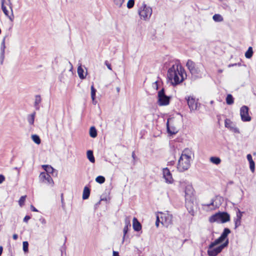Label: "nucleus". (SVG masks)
Wrapping results in <instances>:
<instances>
[{
  "label": "nucleus",
  "instance_id": "37",
  "mask_svg": "<svg viewBox=\"0 0 256 256\" xmlns=\"http://www.w3.org/2000/svg\"><path fill=\"white\" fill-rule=\"evenodd\" d=\"M114 4L118 8H120L124 2V0H114Z\"/></svg>",
  "mask_w": 256,
  "mask_h": 256
},
{
  "label": "nucleus",
  "instance_id": "15",
  "mask_svg": "<svg viewBox=\"0 0 256 256\" xmlns=\"http://www.w3.org/2000/svg\"><path fill=\"white\" fill-rule=\"evenodd\" d=\"M162 172L163 178H164L165 182L168 184L172 183L174 180L170 170L167 168H164Z\"/></svg>",
  "mask_w": 256,
  "mask_h": 256
},
{
  "label": "nucleus",
  "instance_id": "7",
  "mask_svg": "<svg viewBox=\"0 0 256 256\" xmlns=\"http://www.w3.org/2000/svg\"><path fill=\"white\" fill-rule=\"evenodd\" d=\"M180 187L182 188H184L185 192V199L188 200V198H194V190L192 186V185L186 181H180Z\"/></svg>",
  "mask_w": 256,
  "mask_h": 256
},
{
  "label": "nucleus",
  "instance_id": "23",
  "mask_svg": "<svg viewBox=\"0 0 256 256\" xmlns=\"http://www.w3.org/2000/svg\"><path fill=\"white\" fill-rule=\"evenodd\" d=\"M133 228L135 231L138 232L142 229V225L136 218L132 220Z\"/></svg>",
  "mask_w": 256,
  "mask_h": 256
},
{
  "label": "nucleus",
  "instance_id": "36",
  "mask_svg": "<svg viewBox=\"0 0 256 256\" xmlns=\"http://www.w3.org/2000/svg\"><path fill=\"white\" fill-rule=\"evenodd\" d=\"M23 245V250L25 253H26L28 251V242L25 241L22 243Z\"/></svg>",
  "mask_w": 256,
  "mask_h": 256
},
{
  "label": "nucleus",
  "instance_id": "56",
  "mask_svg": "<svg viewBox=\"0 0 256 256\" xmlns=\"http://www.w3.org/2000/svg\"><path fill=\"white\" fill-rule=\"evenodd\" d=\"M4 2H5V0H1V4L2 6H3V5H4Z\"/></svg>",
  "mask_w": 256,
  "mask_h": 256
},
{
  "label": "nucleus",
  "instance_id": "53",
  "mask_svg": "<svg viewBox=\"0 0 256 256\" xmlns=\"http://www.w3.org/2000/svg\"><path fill=\"white\" fill-rule=\"evenodd\" d=\"M13 239L14 240H16L18 238V236L17 234H14L12 236Z\"/></svg>",
  "mask_w": 256,
  "mask_h": 256
},
{
  "label": "nucleus",
  "instance_id": "3",
  "mask_svg": "<svg viewBox=\"0 0 256 256\" xmlns=\"http://www.w3.org/2000/svg\"><path fill=\"white\" fill-rule=\"evenodd\" d=\"M229 242L228 239L222 244L217 242L214 240L212 242L208 248V256H216L220 254L222 250L228 246Z\"/></svg>",
  "mask_w": 256,
  "mask_h": 256
},
{
  "label": "nucleus",
  "instance_id": "20",
  "mask_svg": "<svg viewBox=\"0 0 256 256\" xmlns=\"http://www.w3.org/2000/svg\"><path fill=\"white\" fill-rule=\"evenodd\" d=\"M6 37L5 36L1 43V46H0V64H2L3 62L4 58V52H5V40H6Z\"/></svg>",
  "mask_w": 256,
  "mask_h": 256
},
{
  "label": "nucleus",
  "instance_id": "43",
  "mask_svg": "<svg viewBox=\"0 0 256 256\" xmlns=\"http://www.w3.org/2000/svg\"><path fill=\"white\" fill-rule=\"evenodd\" d=\"M160 216L158 214L156 216V227H158V226H159V223L160 222L161 220H160Z\"/></svg>",
  "mask_w": 256,
  "mask_h": 256
},
{
  "label": "nucleus",
  "instance_id": "44",
  "mask_svg": "<svg viewBox=\"0 0 256 256\" xmlns=\"http://www.w3.org/2000/svg\"><path fill=\"white\" fill-rule=\"evenodd\" d=\"M104 64H105L107 68H108L110 70H112V68L111 65H110V64L108 62V61H107V60L105 61Z\"/></svg>",
  "mask_w": 256,
  "mask_h": 256
},
{
  "label": "nucleus",
  "instance_id": "42",
  "mask_svg": "<svg viewBox=\"0 0 256 256\" xmlns=\"http://www.w3.org/2000/svg\"><path fill=\"white\" fill-rule=\"evenodd\" d=\"M250 168L252 172H254L255 170V163L254 161L250 162Z\"/></svg>",
  "mask_w": 256,
  "mask_h": 256
},
{
  "label": "nucleus",
  "instance_id": "45",
  "mask_svg": "<svg viewBox=\"0 0 256 256\" xmlns=\"http://www.w3.org/2000/svg\"><path fill=\"white\" fill-rule=\"evenodd\" d=\"M39 221L40 222V223L42 224H46V220L44 218H40L39 219Z\"/></svg>",
  "mask_w": 256,
  "mask_h": 256
},
{
  "label": "nucleus",
  "instance_id": "24",
  "mask_svg": "<svg viewBox=\"0 0 256 256\" xmlns=\"http://www.w3.org/2000/svg\"><path fill=\"white\" fill-rule=\"evenodd\" d=\"M42 99L40 95H36L35 96V101L34 106L36 110L40 109V104L41 102Z\"/></svg>",
  "mask_w": 256,
  "mask_h": 256
},
{
  "label": "nucleus",
  "instance_id": "52",
  "mask_svg": "<svg viewBox=\"0 0 256 256\" xmlns=\"http://www.w3.org/2000/svg\"><path fill=\"white\" fill-rule=\"evenodd\" d=\"M112 256H119L118 252L116 251H113Z\"/></svg>",
  "mask_w": 256,
  "mask_h": 256
},
{
  "label": "nucleus",
  "instance_id": "26",
  "mask_svg": "<svg viewBox=\"0 0 256 256\" xmlns=\"http://www.w3.org/2000/svg\"><path fill=\"white\" fill-rule=\"evenodd\" d=\"M86 154H87V158L88 159V160L91 162H92V163L94 162L95 159H94V154H93L92 151L91 150H88Z\"/></svg>",
  "mask_w": 256,
  "mask_h": 256
},
{
  "label": "nucleus",
  "instance_id": "33",
  "mask_svg": "<svg viewBox=\"0 0 256 256\" xmlns=\"http://www.w3.org/2000/svg\"><path fill=\"white\" fill-rule=\"evenodd\" d=\"M32 138L36 144H40L41 140L38 136L36 134H33L32 136Z\"/></svg>",
  "mask_w": 256,
  "mask_h": 256
},
{
  "label": "nucleus",
  "instance_id": "46",
  "mask_svg": "<svg viewBox=\"0 0 256 256\" xmlns=\"http://www.w3.org/2000/svg\"><path fill=\"white\" fill-rule=\"evenodd\" d=\"M5 180V177L2 174H0V184H2Z\"/></svg>",
  "mask_w": 256,
  "mask_h": 256
},
{
  "label": "nucleus",
  "instance_id": "2",
  "mask_svg": "<svg viewBox=\"0 0 256 256\" xmlns=\"http://www.w3.org/2000/svg\"><path fill=\"white\" fill-rule=\"evenodd\" d=\"M192 153L188 150L185 149L178 159L177 169L180 172L188 170L190 166Z\"/></svg>",
  "mask_w": 256,
  "mask_h": 256
},
{
  "label": "nucleus",
  "instance_id": "27",
  "mask_svg": "<svg viewBox=\"0 0 256 256\" xmlns=\"http://www.w3.org/2000/svg\"><path fill=\"white\" fill-rule=\"evenodd\" d=\"M210 160L211 162L215 164H219L221 162V160L220 158L216 156H212L210 158Z\"/></svg>",
  "mask_w": 256,
  "mask_h": 256
},
{
  "label": "nucleus",
  "instance_id": "8",
  "mask_svg": "<svg viewBox=\"0 0 256 256\" xmlns=\"http://www.w3.org/2000/svg\"><path fill=\"white\" fill-rule=\"evenodd\" d=\"M160 217L161 219L160 223L166 227L172 224V216L168 212H160Z\"/></svg>",
  "mask_w": 256,
  "mask_h": 256
},
{
  "label": "nucleus",
  "instance_id": "35",
  "mask_svg": "<svg viewBox=\"0 0 256 256\" xmlns=\"http://www.w3.org/2000/svg\"><path fill=\"white\" fill-rule=\"evenodd\" d=\"M96 181L99 184H103L105 182V178L103 176H98L96 178Z\"/></svg>",
  "mask_w": 256,
  "mask_h": 256
},
{
  "label": "nucleus",
  "instance_id": "19",
  "mask_svg": "<svg viewBox=\"0 0 256 256\" xmlns=\"http://www.w3.org/2000/svg\"><path fill=\"white\" fill-rule=\"evenodd\" d=\"M244 212H241L238 208L237 209L236 212V216L234 218V222L235 228H237L241 224V220Z\"/></svg>",
  "mask_w": 256,
  "mask_h": 256
},
{
  "label": "nucleus",
  "instance_id": "12",
  "mask_svg": "<svg viewBox=\"0 0 256 256\" xmlns=\"http://www.w3.org/2000/svg\"><path fill=\"white\" fill-rule=\"evenodd\" d=\"M194 198H188V200L185 199L186 208L188 212L192 216H194L195 214L194 207L196 206L194 203Z\"/></svg>",
  "mask_w": 256,
  "mask_h": 256
},
{
  "label": "nucleus",
  "instance_id": "41",
  "mask_svg": "<svg viewBox=\"0 0 256 256\" xmlns=\"http://www.w3.org/2000/svg\"><path fill=\"white\" fill-rule=\"evenodd\" d=\"M43 168L46 171L48 172H50V171H52L54 168L48 165H44Z\"/></svg>",
  "mask_w": 256,
  "mask_h": 256
},
{
  "label": "nucleus",
  "instance_id": "55",
  "mask_svg": "<svg viewBox=\"0 0 256 256\" xmlns=\"http://www.w3.org/2000/svg\"><path fill=\"white\" fill-rule=\"evenodd\" d=\"M132 157L134 160H135V159H136V156H135V154H134V152H132Z\"/></svg>",
  "mask_w": 256,
  "mask_h": 256
},
{
  "label": "nucleus",
  "instance_id": "16",
  "mask_svg": "<svg viewBox=\"0 0 256 256\" xmlns=\"http://www.w3.org/2000/svg\"><path fill=\"white\" fill-rule=\"evenodd\" d=\"M230 230L229 228H224L220 236L218 238L216 239V240L217 242H218L220 244L224 242L227 239H228L227 237L228 234H230Z\"/></svg>",
  "mask_w": 256,
  "mask_h": 256
},
{
  "label": "nucleus",
  "instance_id": "6",
  "mask_svg": "<svg viewBox=\"0 0 256 256\" xmlns=\"http://www.w3.org/2000/svg\"><path fill=\"white\" fill-rule=\"evenodd\" d=\"M152 8L144 2L140 7L138 13L140 18L144 20H148L152 14Z\"/></svg>",
  "mask_w": 256,
  "mask_h": 256
},
{
  "label": "nucleus",
  "instance_id": "38",
  "mask_svg": "<svg viewBox=\"0 0 256 256\" xmlns=\"http://www.w3.org/2000/svg\"><path fill=\"white\" fill-rule=\"evenodd\" d=\"M91 97L92 100H94L95 99L96 90L94 88V86H91Z\"/></svg>",
  "mask_w": 256,
  "mask_h": 256
},
{
  "label": "nucleus",
  "instance_id": "51",
  "mask_svg": "<svg viewBox=\"0 0 256 256\" xmlns=\"http://www.w3.org/2000/svg\"><path fill=\"white\" fill-rule=\"evenodd\" d=\"M31 210L33 212H38V210L35 208L32 205L30 206Z\"/></svg>",
  "mask_w": 256,
  "mask_h": 256
},
{
  "label": "nucleus",
  "instance_id": "29",
  "mask_svg": "<svg viewBox=\"0 0 256 256\" xmlns=\"http://www.w3.org/2000/svg\"><path fill=\"white\" fill-rule=\"evenodd\" d=\"M90 135L92 138H94L97 136V131L94 126H92L90 128Z\"/></svg>",
  "mask_w": 256,
  "mask_h": 256
},
{
  "label": "nucleus",
  "instance_id": "61",
  "mask_svg": "<svg viewBox=\"0 0 256 256\" xmlns=\"http://www.w3.org/2000/svg\"><path fill=\"white\" fill-rule=\"evenodd\" d=\"M116 90H117V91L118 92L120 91V88H117Z\"/></svg>",
  "mask_w": 256,
  "mask_h": 256
},
{
  "label": "nucleus",
  "instance_id": "48",
  "mask_svg": "<svg viewBox=\"0 0 256 256\" xmlns=\"http://www.w3.org/2000/svg\"><path fill=\"white\" fill-rule=\"evenodd\" d=\"M152 87L156 90L158 89V84L157 82H155L152 84Z\"/></svg>",
  "mask_w": 256,
  "mask_h": 256
},
{
  "label": "nucleus",
  "instance_id": "22",
  "mask_svg": "<svg viewBox=\"0 0 256 256\" xmlns=\"http://www.w3.org/2000/svg\"><path fill=\"white\" fill-rule=\"evenodd\" d=\"M218 199V198L216 197L215 199H212L211 202L208 204H204L202 206H204V208H209L210 206H212V208H210V210H214L217 208L219 207L220 204H217L216 202V200Z\"/></svg>",
  "mask_w": 256,
  "mask_h": 256
},
{
  "label": "nucleus",
  "instance_id": "14",
  "mask_svg": "<svg viewBox=\"0 0 256 256\" xmlns=\"http://www.w3.org/2000/svg\"><path fill=\"white\" fill-rule=\"evenodd\" d=\"M188 105L190 111L195 110L198 108V102L192 96H187L186 98Z\"/></svg>",
  "mask_w": 256,
  "mask_h": 256
},
{
  "label": "nucleus",
  "instance_id": "21",
  "mask_svg": "<svg viewBox=\"0 0 256 256\" xmlns=\"http://www.w3.org/2000/svg\"><path fill=\"white\" fill-rule=\"evenodd\" d=\"M124 224L125 226L124 228V236H123V240H124L125 236L128 232L129 228H130L131 224H130V216H126L124 220Z\"/></svg>",
  "mask_w": 256,
  "mask_h": 256
},
{
  "label": "nucleus",
  "instance_id": "25",
  "mask_svg": "<svg viewBox=\"0 0 256 256\" xmlns=\"http://www.w3.org/2000/svg\"><path fill=\"white\" fill-rule=\"evenodd\" d=\"M90 194V190L88 188L87 186H85L84 188V190H83V194H82V198L84 200H86L88 199Z\"/></svg>",
  "mask_w": 256,
  "mask_h": 256
},
{
  "label": "nucleus",
  "instance_id": "10",
  "mask_svg": "<svg viewBox=\"0 0 256 256\" xmlns=\"http://www.w3.org/2000/svg\"><path fill=\"white\" fill-rule=\"evenodd\" d=\"M39 178L42 182L50 184L53 186L54 182L51 176L46 172H41L40 174Z\"/></svg>",
  "mask_w": 256,
  "mask_h": 256
},
{
  "label": "nucleus",
  "instance_id": "59",
  "mask_svg": "<svg viewBox=\"0 0 256 256\" xmlns=\"http://www.w3.org/2000/svg\"><path fill=\"white\" fill-rule=\"evenodd\" d=\"M213 103H214V101H213V100H211V101L210 102V104H213Z\"/></svg>",
  "mask_w": 256,
  "mask_h": 256
},
{
  "label": "nucleus",
  "instance_id": "5",
  "mask_svg": "<svg viewBox=\"0 0 256 256\" xmlns=\"http://www.w3.org/2000/svg\"><path fill=\"white\" fill-rule=\"evenodd\" d=\"M230 220V215L226 212H218L209 218V222L211 223H225Z\"/></svg>",
  "mask_w": 256,
  "mask_h": 256
},
{
  "label": "nucleus",
  "instance_id": "54",
  "mask_svg": "<svg viewBox=\"0 0 256 256\" xmlns=\"http://www.w3.org/2000/svg\"><path fill=\"white\" fill-rule=\"evenodd\" d=\"M3 250V248L2 246H0V256H1Z\"/></svg>",
  "mask_w": 256,
  "mask_h": 256
},
{
  "label": "nucleus",
  "instance_id": "1",
  "mask_svg": "<svg viewBox=\"0 0 256 256\" xmlns=\"http://www.w3.org/2000/svg\"><path fill=\"white\" fill-rule=\"evenodd\" d=\"M168 77L172 85H177L186 78V74L182 66L176 63L168 70Z\"/></svg>",
  "mask_w": 256,
  "mask_h": 256
},
{
  "label": "nucleus",
  "instance_id": "58",
  "mask_svg": "<svg viewBox=\"0 0 256 256\" xmlns=\"http://www.w3.org/2000/svg\"><path fill=\"white\" fill-rule=\"evenodd\" d=\"M236 64H230V65H229V66L230 67V66H236Z\"/></svg>",
  "mask_w": 256,
  "mask_h": 256
},
{
  "label": "nucleus",
  "instance_id": "40",
  "mask_svg": "<svg viewBox=\"0 0 256 256\" xmlns=\"http://www.w3.org/2000/svg\"><path fill=\"white\" fill-rule=\"evenodd\" d=\"M26 196H22L19 200L18 203L20 206H22L24 203Z\"/></svg>",
  "mask_w": 256,
  "mask_h": 256
},
{
  "label": "nucleus",
  "instance_id": "34",
  "mask_svg": "<svg viewBox=\"0 0 256 256\" xmlns=\"http://www.w3.org/2000/svg\"><path fill=\"white\" fill-rule=\"evenodd\" d=\"M84 70L80 66L78 68V73L80 78L84 79L85 76L84 75Z\"/></svg>",
  "mask_w": 256,
  "mask_h": 256
},
{
  "label": "nucleus",
  "instance_id": "30",
  "mask_svg": "<svg viewBox=\"0 0 256 256\" xmlns=\"http://www.w3.org/2000/svg\"><path fill=\"white\" fill-rule=\"evenodd\" d=\"M253 54V50L252 47L250 46L248 48V50L245 53V56L247 58H250Z\"/></svg>",
  "mask_w": 256,
  "mask_h": 256
},
{
  "label": "nucleus",
  "instance_id": "39",
  "mask_svg": "<svg viewBox=\"0 0 256 256\" xmlns=\"http://www.w3.org/2000/svg\"><path fill=\"white\" fill-rule=\"evenodd\" d=\"M134 4V0H129L127 3V7L128 8H132Z\"/></svg>",
  "mask_w": 256,
  "mask_h": 256
},
{
  "label": "nucleus",
  "instance_id": "9",
  "mask_svg": "<svg viewBox=\"0 0 256 256\" xmlns=\"http://www.w3.org/2000/svg\"><path fill=\"white\" fill-rule=\"evenodd\" d=\"M158 98L160 106H166L169 104L170 97L166 94L164 88H162L158 92Z\"/></svg>",
  "mask_w": 256,
  "mask_h": 256
},
{
  "label": "nucleus",
  "instance_id": "57",
  "mask_svg": "<svg viewBox=\"0 0 256 256\" xmlns=\"http://www.w3.org/2000/svg\"><path fill=\"white\" fill-rule=\"evenodd\" d=\"M222 71H223V70H220V69L218 70V72L219 73H222Z\"/></svg>",
  "mask_w": 256,
  "mask_h": 256
},
{
  "label": "nucleus",
  "instance_id": "32",
  "mask_svg": "<svg viewBox=\"0 0 256 256\" xmlns=\"http://www.w3.org/2000/svg\"><path fill=\"white\" fill-rule=\"evenodd\" d=\"M212 18L216 22H221L223 20L222 16L220 14H215L213 16Z\"/></svg>",
  "mask_w": 256,
  "mask_h": 256
},
{
  "label": "nucleus",
  "instance_id": "13",
  "mask_svg": "<svg viewBox=\"0 0 256 256\" xmlns=\"http://www.w3.org/2000/svg\"><path fill=\"white\" fill-rule=\"evenodd\" d=\"M224 126L226 128H228L231 132L234 133L240 134V132L239 129L236 126V124L228 118L225 120Z\"/></svg>",
  "mask_w": 256,
  "mask_h": 256
},
{
  "label": "nucleus",
  "instance_id": "28",
  "mask_svg": "<svg viewBox=\"0 0 256 256\" xmlns=\"http://www.w3.org/2000/svg\"><path fill=\"white\" fill-rule=\"evenodd\" d=\"M36 112H34L28 116V121L30 124H33Z\"/></svg>",
  "mask_w": 256,
  "mask_h": 256
},
{
  "label": "nucleus",
  "instance_id": "18",
  "mask_svg": "<svg viewBox=\"0 0 256 256\" xmlns=\"http://www.w3.org/2000/svg\"><path fill=\"white\" fill-rule=\"evenodd\" d=\"M172 118H168L166 122V128L168 132L170 134H175L178 132V129L174 126L171 125Z\"/></svg>",
  "mask_w": 256,
  "mask_h": 256
},
{
  "label": "nucleus",
  "instance_id": "31",
  "mask_svg": "<svg viewBox=\"0 0 256 256\" xmlns=\"http://www.w3.org/2000/svg\"><path fill=\"white\" fill-rule=\"evenodd\" d=\"M226 102L228 105H231L234 104V98L232 94H228L227 95L226 98Z\"/></svg>",
  "mask_w": 256,
  "mask_h": 256
},
{
  "label": "nucleus",
  "instance_id": "49",
  "mask_svg": "<svg viewBox=\"0 0 256 256\" xmlns=\"http://www.w3.org/2000/svg\"><path fill=\"white\" fill-rule=\"evenodd\" d=\"M30 218V217L29 216H26L24 218V222H27L28 221Z\"/></svg>",
  "mask_w": 256,
  "mask_h": 256
},
{
  "label": "nucleus",
  "instance_id": "60",
  "mask_svg": "<svg viewBox=\"0 0 256 256\" xmlns=\"http://www.w3.org/2000/svg\"><path fill=\"white\" fill-rule=\"evenodd\" d=\"M24 164V161H22L21 164V166H22Z\"/></svg>",
  "mask_w": 256,
  "mask_h": 256
},
{
  "label": "nucleus",
  "instance_id": "50",
  "mask_svg": "<svg viewBox=\"0 0 256 256\" xmlns=\"http://www.w3.org/2000/svg\"><path fill=\"white\" fill-rule=\"evenodd\" d=\"M21 166L20 167V168H18V167H14V170H16L18 171V175H19L20 174V168Z\"/></svg>",
  "mask_w": 256,
  "mask_h": 256
},
{
  "label": "nucleus",
  "instance_id": "4",
  "mask_svg": "<svg viewBox=\"0 0 256 256\" xmlns=\"http://www.w3.org/2000/svg\"><path fill=\"white\" fill-rule=\"evenodd\" d=\"M186 66L194 78H200L203 74L202 66L200 64H196L191 60H188Z\"/></svg>",
  "mask_w": 256,
  "mask_h": 256
},
{
  "label": "nucleus",
  "instance_id": "11",
  "mask_svg": "<svg viewBox=\"0 0 256 256\" xmlns=\"http://www.w3.org/2000/svg\"><path fill=\"white\" fill-rule=\"evenodd\" d=\"M249 108L247 106H244L240 109V115L243 122H249L251 120V117L248 114Z\"/></svg>",
  "mask_w": 256,
  "mask_h": 256
},
{
  "label": "nucleus",
  "instance_id": "47",
  "mask_svg": "<svg viewBox=\"0 0 256 256\" xmlns=\"http://www.w3.org/2000/svg\"><path fill=\"white\" fill-rule=\"evenodd\" d=\"M246 158L249 162L254 161L250 154H248L246 156Z\"/></svg>",
  "mask_w": 256,
  "mask_h": 256
},
{
  "label": "nucleus",
  "instance_id": "17",
  "mask_svg": "<svg viewBox=\"0 0 256 256\" xmlns=\"http://www.w3.org/2000/svg\"><path fill=\"white\" fill-rule=\"evenodd\" d=\"M8 0V2H9V7H10V11H11L10 14H9L6 8V6L4 5L2 6V12L8 18L10 19V20L11 22H12L13 20H14V16L13 12H12V4L10 2V0Z\"/></svg>",
  "mask_w": 256,
  "mask_h": 256
}]
</instances>
